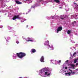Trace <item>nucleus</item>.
<instances>
[{"label": "nucleus", "mask_w": 78, "mask_h": 78, "mask_svg": "<svg viewBox=\"0 0 78 78\" xmlns=\"http://www.w3.org/2000/svg\"><path fill=\"white\" fill-rule=\"evenodd\" d=\"M65 69H67V67H65Z\"/></svg>", "instance_id": "aec40b11"}, {"label": "nucleus", "mask_w": 78, "mask_h": 78, "mask_svg": "<svg viewBox=\"0 0 78 78\" xmlns=\"http://www.w3.org/2000/svg\"><path fill=\"white\" fill-rule=\"evenodd\" d=\"M77 61V59H75L74 61V63H76Z\"/></svg>", "instance_id": "2eb2a0df"}, {"label": "nucleus", "mask_w": 78, "mask_h": 78, "mask_svg": "<svg viewBox=\"0 0 78 78\" xmlns=\"http://www.w3.org/2000/svg\"><path fill=\"white\" fill-rule=\"evenodd\" d=\"M74 22H76V21H75Z\"/></svg>", "instance_id": "c85d7f7f"}, {"label": "nucleus", "mask_w": 78, "mask_h": 78, "mask_svg": "<svg viewBox=\"0 0 78 78\" xmlns=\"http://www.w3.org/2000/svg\"><path fill=\"white\" fill-rule=\"evenodd\" d=\"M71 32L70 31V30H68V31H67V33H68V34H70V33Z\"/></svg>", "instance_id": "ddd939ff"}, {"label": "nucleus", "mask_w": 78, "mask_h": 78, "mask_svg": "<svg viewBox=\"0 0 78 78\" xmlns=\"http://www.w3.org/2000/svg\"><path fill=\"white\" fill-rule=\"evenodd\" d=\"M76 70H78V69H76Z\"/></svg>", "instance_id": "393cba45"}, {"label": "nucleus", "mask_w": 78, "mask_h": 78, "mask_svg": "<svg viewBox=\"0 0 78 78\" xmlns=\"http://www.w3.org/2000/svg\"><path fill=\"white\" fill-rule=\"evenodd\" d=\"M76 66H78V63H76Z\"/></svg>", "instance_id": "412c9836"}, {"label": "nucleus", "mask_w": 78, "mask_h": 78, "mask_svg": "<svg viewBox=\"0 0 78 78\" xmlns=\"http://www.w3.org/2000/svg\"><path fill=\"white\" fill-rule=\"evenodd\" d=\"M19 78H22V77H20Z\"/></svg>", "instance_id": "a878e982"}, {"label": "nucleus", "mask_w": 78, "mask_h": 78, "mask_svg": "<svg viewBox=\"0 0 78 78\" xmlns=\"http://www.w3.org/2000/svg\"><path fill=\"white\" fill-rule=\"evenodd\" d=\"M44 56H42L41 58L40 61L41 62H44Z\"/></svg>", "instance_id": "20e7f679"}, {"label": "nucleus", "mask_w": 78, "mask_h": 78, "mask_svg": "<svg viewBox=\"0 0 78 78\" xmlns=\"http://www.w3.org/2000/svg\"><path fill=\"white\" fill-rule=\"evenodd\" d=\"M60 8H61V7H60Z\"/></svg>", "instance_id": "bb28decb"}, {"label": "nucleus", "mask_w": 78, "mask_h": 78, "mask_svg": "<svg viewBox=\"0 0 78 78\" xmlns=\"http://www.w3.org/2000/svg\"><path fill=\"white\" fill-rule=\"evenodd\" d=\"M76 52H75L74 54H73V56H75V55H76Z\"/></svg>", "instance_id": "f3484780"}, {"label": "nucleus", "mask_w": 78, "mask_h": 78, "mask_svg": "<svg viewBox=\"0 0 78 78\" xmlns=\"http://www.w3.org/2000/svg\"><path fill=\"white\" fill-rule=\"evenodd\" d=\"M62 30V27H60L58 28V29L57 30V33H58V31H61Z\"/></svg>", "instance_id": "7ed1b4c3"}, {"label": "nucleus", "mask_w": 78, "mask_h": 78, "mask_svg": "<svg viewBox=\"0 0 78 78\" xmlns=\"http://www.w3.org/2000/svg\"><path fill=\"white\" fill-rule=\"evenodd\" d=\"M16 3L17 4H18L19 5H20V4H22V2L19 1H16Z\"/></svg>", "instance_id": "39448f33"}, {"label": "nucleus", "mask_w": 78, "mask_h": 78, "mask_svg": "<svg viewBox=\"0 0 78 78\" xmlns=\"http://www.w3.org/2000/svg\"><path fill=\"white\" fill-rule=\"evenodd\" d=\"M46 71H47V72H45L44 73V74L45 75H47V73H48V70H46Z\"/></svg>", "instance_id": "6e6552de"}, {"label": "nucleus", "mask_w": 78, "mask_h": 78, "mask_svg": "<svg viewBox=\"0 0 78 78\" xmlns=\"http://www.w3.org/2000/svg\"><path fill=\"white\" fill-rule=\"evenodd\" d=\"M0 28H2V27H0Z\"/></svg>", "instance_id": "cd10ccee"}, {"label": "nucleus", "mask_w": 78, "mask_h": 78, "mask_svg": "<svg viewBox=\"0 0 78 78\" xmlns=\"http://www.w3.org/2000/svg\"><path fill=\"white\" fill-rule=\"evenodd\" d=\"M62 16H61V19H64V18L62 17Z\"/></svg>", "instance_id": "dca6fc26"}, {"label": "nucleus", "mask_w": 78, "mask_h": 78, "mask_svg": "<svg viewBox=\"0 0 78 78\" xmlns=\"http://www.w3.org/2000/svg\"><path fill=\"white\" fill-rule=\"evenodd\" d=\"M46 45H48L49 44V41H47L46 42Z\"/></svg>", "instance_id": "9d476101"}, {"label": "nucleus", "mask_w": 78, "mask_h": 78, "mask_svg": "<svg viewBox=\"0 0 78 78\" xmlns=\"http://www.w3.org/2000/svg\"><path fill=\"white\" fill-rule=\"evenodd\" d=\"M70 66H71V67H73V69H75V65H73V64H71L70 65Z\"/></svg>", "instance_id": "423d86ee"}, {"label": "nucleus", "mask_w": 78, "mask_h": 78, "mask_svg": "<svg viewBox=\"0 0 78 78\" xmlns=\"http://www.w3.org/2000/svg\"><path fill=\"white\" fill-rule=\"evenodd\" d=\"M28 1H30L31 0H27Z\"/></svg>", "instance_id": "b1692460"}, {"label": "nucleus", "mask_w": 78, "mask_h": 78, "mask_svg": "<svg viewBox=\"0 0 78 78\" xmlns=\"http://www.w3.org/2000/svg\"><path fill=\"white\" fill-rule=\"evenodd\" d=\"M27 42H29L30 41L31 42H33V40H27Z\"/></svg>", "instance_id": "f8f14e48"}, {"label": "nucleus", "mask_w": 78, "mask_h": 78, "mask_svg": "<svg viewBox=\"0 0 78 78\" xmlns=\"http://www.w3.org/2000/svg\"><path fill=\"white\" fill-rule=\"evenodd\" d=\"M70 72H71V73H72V74H74L75 72H72V71L71 70H69Z\"/></svg>", "instance_id": "4468645a"}, {"label": "nucleus", "mask_w": 78, "mask_h": 78, "mask_svg": "<svg viewBox=\"0 0 78 78\" xmlns=\"http://www.w3.org/2000/svg\"><path fill=\"white\" fill-rule=\"evenodd\" d=\"M49 75H50V73H48V76H49Z\"/></svg>", "instance_id": "5701e85b"}, {"label": "nucleus", "mask_w": 78, "mask_h": 78, "mask_svg": "<svg viewBox=\"0 0 78 78\" xmlns=\"http://www.w3.org/2000/svg\"><path fill=\"white\" fill-rule=\"evenodd\" d=\"M17 56L20 58H22L23 57H24L26 54L25 53L23 52H20L19 53L17 54Z\"/></svg>", "instance_id": "f257e3e1"}, {"label": "nucleus", "mask_w": 78, "mask_h": 78, "mask_svg": "<svg viewBox=\"0 0 78 78\" xmlns=\"http://www.w3.org/2000/svg\"><path fill=\"white\" fill-rule=\"evenodd\" d=\"M16 43H17V44H19V42L18 41H16Z\"/></svg>", "instance_id": "6ab92c4d"}, {"label": "nucleus", "mask_w": 78, "mask_h": 78, "mask_svg": "<svg viewBox=\"0 0 78 78\" xmlns=\"http://www.w3.org/2000/svg\"><path fill=\"white\" fill-rule=\"evenodd\" d=\"M55 1L56 2V3L59 2V0H55Z\"/></svg>", "instance_id": "9b49d317"}, {"label": "nucleus", "mask_w": 78, "mask_h": 78, "mask_svg": "<svg viewBox=\"0 0 78 78\" xmlns=\"http://www.w3.org/2000/svg\"><path fill=\"white\" fill-rule=\"evenodd\" d=\"M19 15H17V16H15L14 17H13L12 19L13 20H15L16 19H21V18L20 17H19Z\"/></svg>", "instance_id": "f03ea898"}, {"label": "nucleus", "mask_w": 78, "mask_h": 78, "mask_svg": "<svg viewBox=\"0 0 78 78\" xmlns=\"http://www.w3.org/2000/svg\"><path fill=\"white\" fill-rule=\"evenodd\" d=\"M69 62V60H67L66 61V62Z\"/></svg>", "instance_id": "4be33fe9"}, {"label": "nucleus", "mask_w": 78, "mask_h": 78, "mask_svg": "<svg viewBox=\"0 0 78 78\" xmlns=\"http://www.w3.org/2000/svg\"><path fill=\"white\" fill-rule=\"evenodd\" d=\"M71 74V73H65V75H69V76H70Z\"/></svg>", "instance_id": "1a4fd4ad"}, {"label": "nucleus", "mask_w": 78, "mask_h": 78, "mask_svg": "<svg viewBox=\"0 0 78 78\" xmlns=\"http://www.w3.org/2000/svg\"><path fill=\"white\" fill-rule=\"evenodd\" d=\"M52 50H53V49H52Z\"/></svg>", "instance_id": "c756f323"}, {"label": "nucleus", "mask_w": 78, "mask_h": 78, "mask_svg": "<svg viewBox=\"0 0 78 78\" xmlns=\"http://www.w3.org/2000/svg\"><path fill=\"white\" fill-rule=\"evenodd\" d=\"M61 62V60H59L58 61V62L59 63H60V62Z\"/></svg>", "instance_id": "a211bd4d"}, {"label": "nucleus", "mask_w": 78, "mask_h": 78, "mask_svg": "<svg viewBox=\"0 0 78 78\" xmlns=\"http://www.w3.org/2000/svg\"><path fill=\"white\" fill-rule=\"evenodd\" d=\"M31 52H32V53H35L36 52V49H33L31 50Z\"/></svg>", "instance_id": "0eeeda50"}]
</instances>
